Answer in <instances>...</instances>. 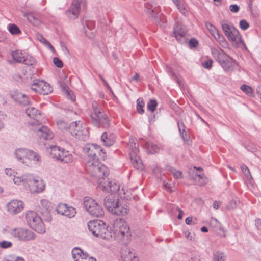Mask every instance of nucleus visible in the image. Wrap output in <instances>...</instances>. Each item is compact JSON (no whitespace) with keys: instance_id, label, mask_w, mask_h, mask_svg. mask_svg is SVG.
Instances as JSON below:
<instances>
[{"instance_id":"obj_1","label":"nucleus","mask_w":261,"mask_h":261,"mask_svg":"<svg viewBox=\"0 0 261 261\" xmlns=\"http://www.w3.org/2000/svg\"><path fill=\"white\" fill-rule=\"evenodd\" d=\"M84 152L90 158L87 161L86 168L87 172L95 177H101L108 173V168L99 162L97 155L102 156L105 153L99 146L96 144H88L84 148Z\"/></svg>"},{"instance_id":"obj_2","label":"nucleus","mask_w":261,"mask_h":261,"mask_svg":"<svg viewBox=\"0 0 261 261\" xmlns=\"http://www.w3.org/2000/svg\"><path fill=\"white\" fill-rule=\"evenodd\" d=\"M87 226L91 233L97 237L103 239L111 240L112 239L111 228L106 225L100 220H94L88 222Z\"/></svg>"},{"instance_id":"obj_3","label":"nucleus","mask_w":261,"mask_h":261,"mask_svg":"<svg viewBox=\"0 0 261 261\" xmlns=\"http://www.w3.org/2000/svg\"><path fill=\"white\" fill-rule=\"evenodd\" d=\"M92 108L90 117L93 124L97 127H108L109 125L108 118L98 102L93 101Z\"/></svg>"},{"instance_id":"obj_4","label":"nucleus","mask_w":261,"mask_h":261,"mask_svg":"<svg viewBox=\"0 0 261 261\" xmlns=\"http://www.w3.org/2000/svg\"><path fill=\"white\" fill-rule=\"evenodd\" d=\"M113 229H111L112 239H127L131 236L129 227L127 223L123 219H116L113 223Z\"/></svg>"},{"instance_id":"obj_5","label":"nucleus","mask_w":261,"mask_h":261,"mask_svg":"<svg viewBox=\"0 0 261 261\" xmlns=\"http://www.w3.org/2000/svg\"><path fill=\"white\" fill-rule=\"evenodd\" d=\"M211 53L225 71L228 72L233 71L232 62H234L235 60L228 56L222 49L213 47L211 49Z\"/></svg>"},{"instance_id":"obj_6","label":"nucleus","mask_w":261,"mask_h":261,"mask_svg":"<svg viewBox=\"0 0 261 261\" xmlns=\"http://www.w3.org/2000/svg\"><path fill=\"white\" fill-rule=\"evenodd\" d=\"M25 219L29 226L40 233L45 232V227L40 217L34 211H28Z\"/></svg>"},{"instance_id":"obj_7","label":"nucleus","mask_w":261,"mask_h":261,"mask_svg":"<svg viewBox=\"0 0 261 261\" xmlns=\"http://www.w3.org/2000/svg\"><path fill=\"white\" fill-rule=\"evenodd\" d=\"M85 210L93 217H101L104 215V211L95 200L89 197H85L83 202Z\"/></svg>"},{"instance_id":"obj_8","label":"nucleus","mask_w":261,"mask_h":261,"mask_svg":"<svg viewBox=\"0 0 261 261\" xmlns=\"http://www.w3.org/2000/svg\"><path fill=\"white\" fill-rule=\"evenodd\" d=\"M145 12L149 19L156 24L163 20L164 16L160 12L159 6L151 2H147L145 4Z\"/></svg>"},{"instance_id":"obj_9","label":"nucleus","mask_w":261,"mask_h":261,"mask_svg":"<svg viewBox=\"0 0 261 261\" xmlns=\"http://www.w3.org/2000/svg\"><path fill=\"white\" fill-rule=\"evenodd\" d=\"M9 233L14 238L21 241H28L34 240L35 233L31 230L23 227H17L10 229Z\"/></svg>"},{"instance_id":"obj_10","label":"nucleus","mask_w":261,"mask_h":261,"mask_svg":"<svg viewBox=\"0 0 261 261\" xmlns=\"http://www.w3.org/2000/svg\"><path fill=\"white\" fill-rule=\"evenodd\" d=\"M109 172L106 176H108ZM105 176L101 177H97L98 179V187L103 191L108 193H116L119 189L120 186L118 184L114 181L109 180V178H104Z\"/></svg>"},{"instance_id":"obj_11","label":"nucleus","mask_w":261,"mask_h":261,"mask_svg":"<svg viewBox=\"0 0 261 261\" xmlns=\"http://www.w3.org/2000/svg\"><path fill=\"white\" fill-rule=\"evenodd\" d=\"M222 28L225 35L228 39L232 41L241 43L244 48L247 49L245 43L243 41L241 35L240 34L238 30L234 28H230L227 24H222Z\"/></svg>"},{"instance_id":"obj_12","label":"nucleus","mask_w":261,"mask_h":261,"mask_svg":"<svg viewBox=\"0 0 261 261\" xmlns=\"http://www.w3.org/2000/svg\"><path fill=\"white\" fill-rule=\"evenodd\" d=\"M28 177L27 184L31 193H40L45 189V185L40 177L32 174H30Z\"/></svg>"},{"instance_id":"obj_13","label":"nucleus","mask_w":261,"mask_h":261,"mask_svg":"<svg viewBox=\"0 0 261 261\" xmlns=\"http://www.w3.org/2000/svg\"><path fill=\"white\" fill-rule=\"evenodd\" d=\"M31 89L35 92L42 95H47L53 91L50 84L42 80H36L31 85Z\"/></svg>"},{"instance_id":"obj_14","label":"nucleus","mask_w":261,"mask_h":261,"mask_svg":"<svg viewBox=\"0 0 261 261\" xmlns=\"http://www.w3.org/2000/svg\"><path fill=\"white\" fill-rule=\"evenodd\" d=\"M86 6L85 0H73L71 6L66 12V15L70 19H76L78 17L81 8Z\"/></svg>"},{"instance_id":"obj_15","label":"nucleus","mask_w":261,"mask_h":261,"mask_svg":"<svg viewBox=\"0 0 261 261\" xmlns=\"http://www.w3.org/2000/svg\"><path fill=\"white\" fill-rule=\"evenodd\" d=\"M80 123L78 122H73L70 124L69 130L72 136L80 140H85L86 138V134L88 132L86 128H82L79 125Z\"/></svg>"},{"instance_id":"obj_16","label":"nucleus","mask_w":261,"mask_h":261,"mask_svg":"<svg viewBox=\"0 0 261 261\" xmlns=\"http://www.w3.org/2000/svg\"><path fill=\"white\" fill-rule=\"evenodd\" d=\"M129 145L132 150L130 152V158L132 164L135 168L138 169H142L144 168V166L140 156L137 154L139 152L138 146L134 142H130Z\"/></svg>"},{"instance_id":"obj_17","label":"nucleus","mask_w":261,"mask_h":261,"mask_svg":"<svg viewBox=\"0 0 261 261\" xmlns=\"http://www.w3.org/2000/svg\"><path fill=\"white\" fill-rule=\"evenodd\" d=\"M26 114L33 120L29 125L32 126L40 125L43 123L42 116L39 111L34 107H29L25 110Z\"/></svg>"},{"instance_id":"obj_18","label":"nucleus","mask_w":261,"mask_h":261,"mask_svg":"<svg viewBox=\"0 0 261 261\" xmlns=\"http://www.w3.org/2000/svg\"><path fill=\"white\" fill-rule=\"evenodd\" d=\"M24 203L19 200L13 199L9 202L6 205L8 212L12 215H17L24 208Z\"/></svg>"},{"instance_id":"obj_19","label":"nucleus","mask_w":261,"mask_h":261,"mask_svg":"<svg viewBox=\"0 0 261 261\" xmlns=\"http://www.w3.org/2000/svg\"><path fill=\"white\" fill-rule=\"evenodd\" d=\"M186 32L180 25L176 22L173 30V36L180 43L186 42Z\"/></svg>"},{"instance_id":"obj_20","label":"nucleus","mask_w":261,"mask_h":261,"mask_svg":"<svg viewBox=\"0 0 261 261\" xmlns=\"http://www.w3.org/2000/svg\"><path fill=\"white\" fill-rule=\"evenodd\" d=\"M104 205L109 211L114 214L118 205V200L112 195L108 196L104 199Z\"/></svg>"},{"instance_id":"obj_21","label":"nucleus","mask_w":261,"mask_h":261,"mask_svg":"<svg viewBox=\"0 0 261 261\" xmlns=\"http://www.w3.org/2000/svg\"><path fill=\"white\" fill-rule=\"evenodd\" d=\"M36 128L34 130H37V134L40 137L45 140L51 139L53 138V133L50 131L48 127L40 125H36Z\"/></svg>"},{"instance_id":"obj_22","label":"nucleus","mask_w":261,"mask_h":261,"mask_svg":"<svg viewBox=\"0 0 261 261\" xmlns=\"http://www.w3.org/2000/svg\"><path fill=\"white\" fill-rule=\"evenodd\" d=\"M206 27L210 32L211 34L219 42H225L223 36L220 34L216 27H215L211 23H206Z\"/></svg>"},{"instance_id":"obj_23","label":"nucleus","mask_w":261,"mask_h":261,"mask_svg":"<svg viewBox=\"0 0 261 261\" xmlns=\"http://www.w3.org/2000/svg\"><path fill=\"white\" fill-rule=\"evenodd\" d=\"M12 98L15 101L23 106L28 105L30 102L29 98L26 95L20 92H15L12 95Z\"/></svg>"},{"instance_id":"obj_24","label":"nucleus","mask_w":261,"mask_h":261,"mask_svg":"<svg viewBox=\"0 0 261 261\" xmlns=\"http://www.w3.org/2000/svg\"><path fill=\"white\" fill-rule=\"evenodd\" d=\"M101 140L105 146H111L115 142V136L113 134H108L107 132H105L101 136Z\"/></svg>"},{"instance_id":"obj_25","label":"nucleus","mask_w":261,"mask_h":261,"mask_svg":"<svg viewBox=\"0 0 261 261\" xmlns=\"http://www.w3.org/2000/svg\"><path fill=\"white\" fill-rule=\"evenodd\" d=\"M24 16L34 26L38 27L41 23V17L39 14L30 13L24 14Z\"/></svg>"},{"instance_id":"obj_26","label":"nucleus","mask_w":261,"mask_h":261,"mask_svg":"<svg viewBox=\"0 0 261 261\" xmlns=\"http://www.w3.org/2000/svg\"><path fill=\"white\" fill-rule=\"evenodd\" d=\"M84 31L88 38H92L94 37L96 30L92 22H87L86 23V26L84 27Z\"/></svg>"},{"instance_id":"obj_27","label":"nucleus","mask_w":261,"mask_h":261,"mask_svg":"<svg viewBox=\"0 0 261 261\" xmlns=\"http://www.w3.org/2000/svg\"><path fill=\"white\" fill-rule=\"evenodd\" d=\"M27 151L28 149H18L15 152V155L18 160L27 165L29 164L27 162Z\"/></svg>"},{"instance_id":"obj_28","label":"nucleus","mask_w":261,"mask_h":261,"mask_svg":"<svg viewBox=\"0 0 261 261\" xmlns=\"http://www.w3.org/2000/svg\"><path fill=\"white\" fill-rule=\"evenodd\" d=\"M60 155L61 157L58 160L60 161L61 162L69 163L73 161V156L68 150L64 149Z\"/></svg>"},{"instance_id":"obj_29","label":"nucleus","mask_w":261,"mask_h":261,"mask_svg":"<svg viewBox=\"0 0 261 261\" xmlns=\"http://www.w3.org/2000/svg\"><path fill=\"white\" fill-rule=\"evenodd\" d=\"M50 154L51 156L53 158L58 160V159L61 157L60 155L64 148H62L58 146H50Z\"/></svg>"},{"instance_id":"obj_30","label":"nucleus","mask_w":261,"mask_h":261,"mask_svg":"<svg viewBox=\"0 0 261 261\" xmlns=\"http://www.w3.org/2000/svg\"><path fill=\"white\" fill-rule=\"evenodd\" d=\"M122 261H139L135 253L128 250L125 254L122 256Z\"/></svg>"},{"instance_id":"obj_31","label":"nucleus","mask_w":261,"mask_h":261,"mask_svg":"<svg viewBox=\"0 0 261 261\" xmlns=\"http://www.w3.org/2000/svg\"><path fill=\"white\" fill-rule=\"evenodd\" d=\"M28 160H31L33 161L35 163H38L40 161V156L37 153L28 150L27 161Z\"/></svg>"},{"instance_id":"obj_32","label":"nucleus","mask_w":261,"mask_h":261,"mask_svg":"<svg viewBox=\"0 0 261 261\" xmlns=\"http://www.w3.org/2000/svg\"><path fill=\"white\" fill-rule=\"evenodd\" d=\"M129 211L128 206L124 204V205H120L119 204L116 207L114 214L117 215H125L128 213Z\"/></svg>"},{"instance_id":"obj_33","label":"nucleus","mask_w":261,"mask_h":261,"mask_svg":"<svg viewBox=\"0 0 261 261\" xmlns=\"http://www.w3.org/2000/svg\"><path fill=\"white\" fill-rule=\"evenodd\" d=\"M25 55L24 53H22L19 50L13 51L12 53V56L13 60L15 62L19 63H21L23 61Z\"/></svg>"},{"instance_id":"obj_34","label":"nucleus","mask_w":261,"mask_h":261,"mask_svg":"<svg viewBox=\"0 0 261 261\" xmlns=\"http://www.w3.org/2000/svg\"><path fill=\"white\" fill-rule=\"evenodd\" d=\"M145 146L148 153H154L160 150V147L158 145L152 143L147 142L145 144Z\"/></svg>"},{"instance_id":"obj_35","label":"nucleus","mask_w":261,"mask_h":261,"mask_svg":"<svg viewBox=\"0 0 261 261\" xmlns=\"http://www.w3.org/2000/svg\"><path fill=\"white\" fill-rule=\"evenodd\" d=\"M83 251L79 248H74L72 251V255L74 261H78L77 259H81L83 255H85Z\"/></svg>"},{"instance_id":"obj_36","label":"nucleus","mask_w":261,"mask_h":261,"mask_svg":"<svg viewBox=\"0 0 261 261\" xmlns=\"http://www.w3.org/2000/svg\"><path fill=\"white\" fill-rule=\"evenodd\" d=\"M30 174H25L21 176H16L15 175L13 176V181L14 182L19 185L21 182H24L27 184V181L28 180V176H29Z\"/></svg>"},{"instance_id":"obj_37","label":"nucleus","mask_w":261,"mask_h":261,"mask_svg":"<svg viewBox=\"0 0 261 261\" xmlns=\"http://www.w3.org/2000/svg\"><path fill=\"white\" fill-rule=\"evenodd\" d=\"M29 66L34 65L36 63L35 58L29 55H25L23 61L21 62Z\"/></svg>"},{"instance_id":"obj_38","label":"nucleus","mask_w":261,"mask_h":261,"mask_svg":"<svg viewBox=\"0 0 261 261\" xmlns=\"http://www.w3.org/2000/svg\"><path fill=\"white\" fill-rule=\"evenodd\" d=\"M145 103L143 99L141 97L139 98L137 100V111L138 113L142 114L144 113L143 107Z\"/></svg>"},{"instance_id":"obj_39","label":"nucleus","mask_w":261,"mask_h":261,"mask_svg":"<svg viewBox=\"0 0 261 261\" xmlns=\"http://www.w3.org/2000/svg\"><path fill=\"white\" fill-rule=\"evenodd\" d=\"M57 125L58 126V128L62 130H67L69 129V127L70 125L65 121L63 120H60L57 121Z\"/></svg>"},{"instance_id":"obj_40","label":"nucleus","mask_w":261,"mask_h":261,"mask_svg":"<svg viewBox=\"0 0 261 261\" xmlns=\"http://www.w3.org/2000/svg\"><path fill=\"white\" fill-rule=\"evenodd\" d=\"M76 213L75 209L74 207L67 205L66 212L63 215L69 218H72L75 216Z\"/></svg>"},{"instance_id":"obj_41","label":"nucleus","mask_w":261,"mask_h":261,"mask_svg":"<svg viewBox=\"0 0 261 261\" xmlns=\"http://www.w3.org/2000/svg\"><path fill=\"white\" fill-rule=\"evenodd\" d=\"M8 29L12 34H20L21 31L20 29L14 24H9L8 26Z\"/></svg>"},{"instance_id":"obj_42","label":"nucleus","mask_w":261,"mask_h":261,"mask_svg":"<svg viewBox=\"0 0 261 261\" xmlns=\"http://www.w3.org/2000/svg\"><path fill=\"white\" fill-rule=\"evenodd\" d=\"M62 91L72 101H74L75 100V96L68 87L63 86Z\"/></svg>"},{"instance_id":"obj_43","label":"nucleus","mask_w":261,"mask_h":261,"mask_svg":"<svg viewBox=\"0 0 261 261\" xmlns=\"http://www.w3.org/2000/svg\"><path fill=\"white\" fill-rule=\"evenodd\" d=\"M241 170L242 171V172L243 173L245 177L247 179L249 180V179H252V176L250 174L249 169H248V168L247 167V166L246 165H245V164H242L241 166Z\"/></svg>"},{"instance_id":"obj_44","label":"nucleus","mask_w":261,"mask_h":261,"mask_svg":"<svg viewBox=\"0 0 261 261\" xmlns=\"http://www.w3.org/2000/svg\"><path fill=\"white\" fill-rule=\"evenodd\" d=\"M213 259L214 261H225L226 256L223 252L217 251L214 254Z\"/></svg>"},{"instance_id":"obj_45","label":"nucleus","mask_w":261,"mask_h":261,"mask_svg":"<svg viewBox=\"0 0 261 261\" xmlns=\"http://www.w3.org/2000/svg\"><path fill=\"white\" fill-rule=\"evenodd\" d=\"M40 202L41 206L45 208V212L49 214L51 208V202L46 199H42Z\"/></svg>"},{"instance_id":"obj_46","label":"nucleus","mask_w":261,"mask_h":261,"mask_svg":"<svg viewBox=\"0 0 261 261\" xmlns=\"http://www.w3.org/2000/svg\"><path fill=\"white\" fill-rule=\"evenodd\" d=\"M176 6H177V8L179 10V11L184 15H186L187 13V11L185 8V4L184 0L179 2L178 4H175Z\"/></svg>"},{"instance_id":"obj_47","label":"nucleus","mask_w":261,"mask_h":261,"mask_svg":"<svg viewBox=\"0 0 261 261\" xmlns=\"http://www.w3.org/2000/svg\"><path fill=\"white\" fill-rule=\"evenodd\" d=\"M157 106V101L155 99H151L147 104V109L151 112L154 111Z\"/></svg>"},{"instance_id":"obj_48","label":"nucleus","mask_w":261,"mask_h":261,"mask_svg":"<svg viewBox=\"0 0 261 261\" xmlns=\"http://www.w3.org/2000/svg\"><path fill=\"white\" fill-rule=\"evenodd\" d=\"M67 206V205L66 204L60 203L57 207L56 210L58 213L61 214V215H63L65 212H66Z\"/></svg>"},{"instance_id":"obj_49","label":"nucleus","mask_w":261,"mask_h":261,"mask_svg":"<svg viewBox=\"0 0 261 261\" xmlns=\"http://www.w3.org/2000/svg\"><path fill=\"white\" fill-rule=\"evenodd\" d=\"M196 178H198L199 179V181H198V184L199 186H203L205 185L207 182V179L205 177H204L203 175L196 174L195 179H196Z\"/></svg>"},{"instance_id":"obj_50","label":"nucleus","mask_w":261,"mask_h":261,"mask_svg":"<svg viewBox=\"0 0 261 261\" xmlns=\"http://www.w3.org/2000/svg\"><path fill=\"white\" fill-rule=\"evenodd\" d=\"M12 245V243L10 241H2L0 242V247L3 249L11 248Z\"/></svg>"},{"instance_id":"obj_51","label":"nucleus","mask_w":261,"mask_h":261,"mask_svg":"<svg viewBox=\"0 0 261 261\" xmlns=\"http://www.w3.org/2000/svg\"><path fill=\"white\" fill-rule=\"evenodd\" d=\"M6 261H24V260L21 257L15 255H10L7 257Z\"/></svg>"},{"instance_id":"obj_52","label":"nucleus","mask_w":261,"mask_h":261,"mask_svg":"<svg viewBox=\"0 0 261 261\" xmlns=\"http://www.w3.org/2000/svg\"><path fill=\"white\" fill-rule=\"evenodd\" d=\"M240 89L247 94H251L252 93V89L249 86L243 85L241 86Z\"/></svg>"},{"instance_id":"obj_53","label":"nucleus","mask_w":261,"mask_h":261,"mask_svg":"<svg viewBox=\"0 0 261 261\" xmlns=\"http://www.w3.org/2000/svg\"><path fill=\"white\" fill-rule=\"evenodd\" d=\"M197 218H193V217H188L185 220V222L187 225H194L197 223Z\"/></svg>"},{"instance_id":"obj_54","label":"nucleus","mask_w":261,"mask_h":261,"mask_svg":"<svg viewBox=\"0 0 261 261\" xmlns=\"http://www.w3.org/2000/svg\"><path fill=\"white\" fill-rule=\"evenodd\" d=\"M239 25L240 28L243 30H247L249 27V23L245 20L244 19L241 20L240 21Z\"/></svg>"},{"instance_id":"obj_55","label":"nucleus","mask_w":261,"mask_h":261,"mask_svg":"<svg viewBox=\"0 0 261 261\" xmlns=\"http://www.w3.org/2000/svg\"><path fill=\"white\" fill-rule=\"evenodd\" d=\"M78 261H96L95 258L89 256L87 253L83 255V258L81 259H77Z\"/></svg>"},{"instance_id":"obj_56","label":"nucleus","mask_w":261,"mask_h":261,"mask_svg":"<svg viewBox=\"0 0 261 261\" xmlns=\"http://www.w3.org/2000/svg\"><path fill=\"white\" fill-rule=\"evenodd\" d=\"M213 61L211 59L204 61L202 63V66L204 68L210 69L212 66Z\"/></svg>"},{"instance_id":"obj_57","label":"nucleus","mask_w":261,"mask_h":261,"mask_svg":"<svg viewBox=\"0 0 261 261\" xmlns=\"http://www.w3.org/2000/svg\"><path fill=\"white\" fill-rule=\"evenodd\" d=\"M250 8L252 15L255 18L258 17L259 15L258 10L256 8H254L252 6Z\"/></svg>"},{"instance_id":"obj_58","label":"nucleus","mask_w":261,"mask_h":261,"mask_svg":"<svg viewBox=\"0 0 261 261\" xmlns=\"http://www.w3.org/2000/svg\"><path fill=\"white\" fill-rule=\"evenodd\" d=\"M54 64L58 68H61L63 66L62 61L58 58L55 57L53 59Z\"/></svg>"},{"instance_id":"obj_59","label":"nucleus","mask_w":261,"mask_h":261,"mask_svg":"<svg viewBox=\"0 0 261 261\" xmlns=\"http://www.w3.org/2000/svg\"><path fill=\"white\" fill-rule=\"evenodd\" d=\"M230 11L233 13H237L239 12L240 8L236 4H233L229 6Z\"/></svg>"},{"instance_id":"obj_60","label":"nucleus","mask_w":261,"mask_h":261,"mask_svg":"<svg viewBox=\"0 0 261 261\" xmlns=\"http://www.w3.org/2000/svg\"><path fill=\"white\" fill-rule=\"evenodd\" d=\"M37 39L42 43L44 44L45 45L46 43H48V41L43 37V36L40 34H37L36 35Z\"/></svg>"},{"instance_id":"obj_61","label":"nucleus","mask_w":261,"mask_h":261,"mask_svg":"<svg viewBox=\"0 0 261 261\" xmlns=\"http://www.w3.org/2000/svg\"><path fill=\"white\" fill-rule=\"evenodd\" d=\"M178 127L180 133L185 132V126L182 122L178 121L177 123Z\"/></svg>"},{"instance_id":"obj_62","label":"nucleus","mask_w":261,"mask_h":261,"mask_svg":"<svg viewBox=\"0 0 261 261\" xmlns=\"http://www.w3.org/2000/svg\"><path fill=\"white\" fill-rule=\"evenodd\" d=\"M238 206V202L235 200H231L229 204V205L228 206V208L230 209H233L237 207Z\"/></svg>"},{"instance_id":"obj_63","label":"nucleus","mask_w":261,"mask_h":261,"mask_svg":"<svg viewBox=\"0 0 261 261\" xmlns=\"http://www.w3.org/2000/svg\"><path fill=\"white\" fill-rule=\"evenodd\" d=\"M198 42L195 38H192L189 41V45L192 47H195L198 45Z\"/></svg>"},{"instance_id":"obj_64","label":"nucleus","mask_w":261,"mask_h":261,"mask_svg":"<svg viewBox=\"0 0 261 261\" xmlns=\"http://www.w3.org/2000/svg\"><path fill=\"white\" fill-rule=\"evenodd\" d=\"M173 177L176 179L182 178V173L180 171L175 170L172 174Z\"/></svg>"}]
</instances>
